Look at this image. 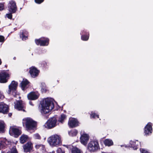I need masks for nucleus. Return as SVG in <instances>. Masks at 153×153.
<instances>
[{"label":"nucleus","instance_id":"nucleus-18","mask_svg":"<svg viewBox=\"0 0 153 153\" xmlns=\"http://www.w3.org/2000/svg\"><path fill=\"white\" fill-rule=\"evenodd\" d=\"M39 96V95L35 92H31L27 95L28 99L31 100H36L38 98Z\"/></svg>","mask_w":153,"mask_h":153},{"label":"nucleus","instance_id":"nucleus-1","mask_svg":"<svg viewBox=\"0 0 153 153\" xmlns=\"http://www.w3.org/2000/svg\"><path fill=\"white\" fill-rule=\"evenodd\" d=\"M54 100L51 98L44 99L41 103L40 112L42 115L49 113L54 108Z\"/></svg>","mask_w":153,"mask_h":153},{"label":"nucleus","instance_id":"nucleus-8","mask_svg":"<svg viewBox=\"0 0 153 153\" xmlns=\"http://www.w3.org/2000/svg\"><path fill=\"white\" fill-rule=\"evenodd\" d=\"M35 42L37 45L44 46L48 45V44L49 39L48 38L43 39L42 38L38 39H36Z\"/></svg>","mask_w":153,"mask_h":153},{"label":"nucleus","instance_id":"nucleus-21","mask_svg":"<svg viewBox=\"0 0 153 153\" xmlns=\"http://www.w3.org/2000/svg\"><path fill=\"white\" fill-rule=\"evenodd\" d=\"M10 130L15 135L19 136L21 133V131L19 129L15 127L11 128Z\"/></svg>","mask_w":153,"mask_h":153},{"label":"nucleus","instance_id":"nucleus-44","mask_svg":"<svg viewBox=\"0 0 153 153\" xmlns=\"http://www.w3.org/2000/svg\"><path fill=\"white\" fill-rule=\"evenodd\" d=\"M1 59H0V65L1 64Z\"/></svg>","mask_w":153,"mask_h":153},{"label":"nucleus","instance_id":"nucleus-38","mask_svg":"<svg viewBox=\"0 0 153 153\" xmlns=\"http://www.w3.org/2000/svg\"><path fill=\"white\" fill-rule=\"evenodd\" d=\"M44 0H35V2L38 4H40Z\"/></svg>","mask_w":153,"mask_h":153},{"label":"nucleus","instance_id":"nucleus-7","mask_svg":"<svg viewBox=\"0 0 153 153\" xmlns=\"http://www.w3.org/2000/svg\"><path fill=\"white\" fill-rule=\"evenodd\" d=\"M9 109L8 105L3 102H0V113L7 114L9 112Z\"/></svg>","mask_w":153,"mask_h":153},{"label":"nucleus","instance_id":"nucleus-29","mask_svg":"<svg viewBox=\"0 0 153 153\" xmlns=\"http://www.w3.org/2000/svg\"><path fill=\"white\" fill-rule=\"evenodd\" d=\"M33 138L35 139L40 140L41 137L38 133H36L33 135Z\"/></svg>","mask_w":153,"mask_h":153},{"label":"nucleus","instance_id":"nucleus-41","mask_svg":"<svg viewBox=\"0 0 153 153\" xmlns=\"http://www.w3.org/2000/svg\"><path fill=\"white\" fill-rule=\"evenodd\" d=\"M4 97V96L1 93V92L0 91V99H3Z\"/></svg>","mask_w":153,"mask_h":153},{"label":"nucleus","instance_id":"nucleus-22","mask_svg":"<svg viewBox=\"0 0 153 153\" xmlns=\"http://www.w3.org/2000/svg\"><path fill=\"white\" fill-rule=\"evenodd\" d=\"M137 143L136 142L134 141H130V147H132L134 149H137V146L138 145L139 143L138 141H136Z\"/></svg>","mask_w":153,"mask_h":153},{"label":"nucleus","instance_id":"nucleus-42","mask_svg":"<svg viewBox=\"0 0 153 153\" xmlns=\"http://www.w3.org/2000/svg\"><path fill=\"white\" fill-rule=\"evenodd\" d=\"M12 115V114L11 113H10L8 114V115L9 117H11V116Z\"/></svg>","mask_w":153,"mask_h":153},{"label":"nucleus","instance_id":"nucleus-10","mask_svg":"<svg viewBox=\"0 0 153 153\" xmlns=\"http://www.w3.org/2000/svg\"><path fill=\"white\" fill-rule=\"evenodd\" d=\"M14 107L15 108L19 111H25V110L24 105L22 101H17L16 102H14Z\"/></svg>","mask_w":153,"mask_h":153},{"label":"nucleus","instance_id":"nucleus-4","mask_svg":"<svg viewBox=\"0 0 153 153\" xmlns=\"http://www.w3.org/2000/svg\"><path fill=\"white\" fill-rule=\"evenodd\" d=\"M18 83L14 81H13L9 85V89L7 93L9 94H12L14 97L19 96L16 91Z\"/></svg>","mask_w":153,"mask_h":153},{"label":"nucleus","instance_id":"nucleus-35","mask_svg":"<svg viewBox=\"0 0 153 153\" xmlns=\"http://www.w3.org/2000/svg\"><path fill=\"white\" fill-rule=\"evenodd\" d=\"M56 152L57 153H65V151L60 148H58Z\"/></svg>","mask_w":153,"mask_h":153},{"label":"nucleus","instance_id":"nucleus-37","mask_svg":"<svg viewBox=\"0 0 153 153\" xmlns=\"http://www.w3.org/2000/svg\"><path fill=\"white\" fill-rule=\"evenodd\" d=\"M4 41V37L2 36H0V42H3Z\"/></svg>","mask_w":153,"mask_h":153},{"label":"nucleus","instance_id":"nucleus-11","mask_svg":"<svg viewBox=\"0 0 153 153\" xmlns=\"http://www.w3.org/2000/svg\"><path fill=\"white\" fill-rule=\"evenodd\" d=\"M9 76V74L4 71L0 72V82L5 83L7 82V78Z\"/></svg>","mask_w":153,"mask_h":153},{"label":"nucleus","instance_id":"nucleus-23","mask_svg":"<svg viewBox=\"0 0 153 153\" xmlns=\"http://www.w3.org/2000/svg\"><path fill=\"white\" fill-rule=\"evenodd\" d=\"M66 115L62 114L58 118V121L62 123H63L64 121L66 119Z\"/></svg>","mask_w":153,"mask_h":153},{"label":"nucleus","instance_id":"nucleus-12","mask_svg":"<svg viewBox=\"0 0 153 153\" xmlns=\"http://www.w3.org/2000/svg\"><path fill=\"white\" fill-rule=\"evenodd\" d=\"M89 135L83 133L81 135L80 141L81 143L84 145H86L89 140Z\"/></svg>","mask_w":153,"mask_h":153},{"label":"nucleus","instance_id":"nucleus-27","mask_svg":"<svg viewBox=\"0 0 153 153\" xmlns=\"http://www.w3.org/2000/svg\"><path fill=\"white\" fill-rule=\"evenodd\" d=\"M71 153H82V152L78 148L74 147L72 149Z\"/></svg>","mask_w":153,"mask_h":153},{"label":"nucleus","instance_id":"nucleus-5","mask_svg":"<svg viewBox=\"0 0 153 153\" xmlns=\"http://www.w3.org/2000/svg\"><path fill=\"white\" fill-rule=\"evenodd\" d=\"M57 120L55 117L50 118L45 124L44 126L45 128L48 129H51L56 126Z\"/></svg>","mask_w":153,"mask_h":153},{"label":"nucleus","instance_id":"nucleus-2","mask_svg":"<svg viewBox=\"0 0 153 153\" xmlns=\"http://www.w3.org/2000/svg\"><path fill=\"white\" fill-rule=\"evenodd\" d=\"M48 141L50 145L52 146H58L62 144L61 136L57 134H54L49 137Z\"/></svg>","mask_w":153,"mask_h":153},{"label":"nucleus","instance_id":"nucleus-3","mask_svg":"<svg viewBox=\"0 0 153 153\" xmlns=\"http://www.w3.org/2000/svg\"><path fill=\"white\" fill-rule=\"evenodd\" d=\"M22 124L23 126H25L27 129L29 130L35 129L36 125V122L32 119L29 117L23 119Z\"/></svg>","mask_w":153,"mask_h":153},{"label":"nucleus","instance_id":"nucleus-13","mask_svg":"<svg viewBox=\"0 0 153 153\" xmlns=\"http://www.w3.org/2000/svg\"><path fill=\"white\" fill-rule=\"evenodd\" d=\"M10 142L6 138H3L0 139V149H5Z\"/></svg>","mask_w":153,"mask_h":153},{"label":"nucleus","instance_id":"nucleus-14","mask_svg":"<svg viewBox=\"0 0 153 153\" xmlns=\"http://www.w3.org/2000/svg\"><path fill=\"white\" fill-rule=\"evenodd\" d=\"M79 123L77 120L74 118H71L68 122L69 126L71 128L76 127L78 126Z\"/></svg>","mask_w":153,"mask_h":153},{"label":"nucleus","instance_id":"nucleus-46","mask_svg":"<svg viewBox=\"0 0 153 153\" xmlns=\"http://www.w3.org/2000/svg\"><path fill=\"white\" fill-rule=\"evenodd\" d=\"M15 57L14 58V59H15Z\"/></svg>","mask_w":153,"mask_h":153},{"label":"nucleus","instance_id":"nucleus-6","mask_svg":"<svg viewBox=\"0 0 153 153\" xmlns=\"http://www.w3.org/2000/svg\"><path fill=\"white\" fill-rule=\"evenodd\" d=\"M88 149L91 152H94L99 148L98 142L97 141L94 140L90 142L88 146Z\"/></svg>","mask_w":153,"mask_h":153},{"label":"nucleus","instance_id":"nucleus-20","mask_svg":"<svg viewBox=\"0 0 153 153\" xmlns=\"http://www.w3.org/2000/svg\"><path fill=\"white\" fill-rule=\"evenodd\" d=\"M6 125L3 121H0V133H2L4 132Z\"/></svg>","mask_w":153,"mask_h":153},{"label":"nucleus","instance_id":"nucleus-26","mask_svg":"<svg viewBox=\"0 0 153 153\" xmlns=\"http://www.w3.org/2000/svg\"><path fill=\"white\" fill-rule=\"evenodd\" d=\"M27 33V32L25 30H24L22 32V33L21 34L20 36L22 38V40H26L27 38V36H26Z\"/></svg>","mask_w":153,"mask_h":153},{"label":"nucleus","instance_id":"nucleus-24","mask_svg":"<svg viewBox=\"0 0 153 153\" xmlns=\"http://www.w3.org/2000/svg\"><path fill=\"white\" fill-rule=\"evenodd\" d=\"M28 136L26 135H22L20 137V142L22 143H24L27 141Z\"/></svg>","mask_w":153,"mask_h":153},{"label":"nucleus","instance_id":"nucleus-30","mask_svg":"<svg viewBox=\"0 0 153 153\" xmlns=\"http://www.w3.org/2000/svg\"><path fill=\"white\" fill-rule=\"evenodd\" d=\"M7 153H18V152L16 147L13 146L11 149L10 152H8Z\"/></svg>","mask_w":153,"mask_h":153},{"label":"nucleus","instance_id":"nucleus-19","mask_svg":"<svg viewBox=\"0 0 153 153\" xmlns=\"http://www.w3.org/2000/svg\"><path fill=\"white\" fill-rule=\"evenodd\" d=\"M29 82L26 79H23L21 82L20 85L22 90H24L27 88Z\"/></svg>","mask_w":153,"mask_h":153},{"label":"nucleus","instance_id":"nucleus-16","mask_svg":"<svg viewBox=\"0 0 153 153\" xmlns=\"http://www.w3.org/2000/svg\"><path fill=\"white\" fill-rule=\"evenodd\" d=\"M152 124L149 123L146 125L144 128V133L146 135H149L152 133Z\"/></svg>","mask_w":153,"mask_h":153},{"label":"nucleus","instance_id":"nucleus-17","mask_svg":"<svg viewBox=\"0 0 153 153\" xmlns=\"http://www.w3.org/2000/svg\"><path fill=\"white\" fill-rule=\"evenodd\" d=\"M23 148L24 152H30L33 148L32 144L30 142H28L23 146Z\"/></svg>","mask_w":153,"mask_h":153},{"label":"nucleus","instance_id":"nucleus-25","mask_svg":"<svg viewBox=\"0 0 153 153\" xmlns=\"http://www.w3.org/2000/svg\"><path fill=\"white\" fill-rule=\"evenodd\" d=\"M104 143L105 146H108L113 145V143L112 141L109 139L105 140L104 141Z\"/></svg>","mask_w":153,"mask_h":153},{"label":"nucleus","instance_id":"nucleus-15","mask_svg":"<svg viewBox=\"0 0 153 153\" xmlns=\"http://www.w3.org/2000/svg\"><path fill=\"white\" fill-rule=\"evenodd\" d=\"M39 71L35 68L32 67L30 68L29 73L32 77H35L38 75Z\"/></svg>","mask_w":153,"mask_h":153},{"label":"nucleus","instance_id":"nucleus-32","mask_svg":"<svg viewBox=\"0 0 153 153\" xmlns=\"http://www.w3.org/2000/svg\"><path fill=\"white\" fill-rule=\"evenodd\" d=\"M98 118L99 117L98 115H97L96 113L92 112L90 114L91 118H95L96 117Z\"/></svg>","mask_w":153,"mask_h":153},{"label":"nucleus","instance_id":"nucleus-33","mask_svg":"<svg viewBox=\"0 0 153 153\" xmlns=\"http://www.w3.org/2000/svg\"><path fill=\"white\" fill-rule=\"evenodd\" d=\"M89 38V36L85 35H82L81 36V39L82 40L84 41L87 40Z\"/></svg>","mask_w":153,"mask_h":153},{"label":"nucleus","instance_id":"nucleus-9","mask_svg":"<svg viewBox=\"0 0 153 153\" xmlns=\"http://www.w3.org/2000/svg\"><path fill=\"white\" fill-rule=\"evenodd\" d=\"M8 10L11 13H15L17 10V8L16 3L13 1L9 2L8 6Z\"/></svg>","mask_w":153,"mask_h":153},{"label":"nucleus","instance_id":"nucleus-40","mask_svg":"<svg viewBox=\"0 0 153 153\" xmlns=\"http://www.w3.org/2000/svg\"><path fill=\"white\" fill-rule=\"evenodd\" d=\"M4 4L0 3V11L4 9Z\"/></svg>","mask_w":153,"mask_h":153},{"label":"nucleus","instance_id":"nucleus-45","mask_svg":"<svg viewBox=\"0 0 153 153\" xmlns=\"http://www.w3.org/2000/svg\"><path fill=\"white\" fill-rule=\"evenodd\" d=\"M52 153H55V152L54 151H53L52 152Z\"/></svg>","mask_w":153,"mask_h":153},{"label":"nucleus","instance_id":"nucleus-34","mask_svg":"<svg viewBox=\"0 0 153 153\" xmlns=\"http://www.w3.org/2000/svg\"><path fill=\"white\" fill-rule=\"evenodd\" d=\"M11 13V12H10V13H7L6 15V17H7L9 19H11L12 18V13Z\"/></svg>","mask_w":153,"mask_h":153},{"label":"nucleus","instance_id":"nucleus-39","mask_svg":"<svg viewBox=\"0 0 153 153\" xmlns=\"http://www.w3.org/2000/svg\"><path fill=\"white\" fill-rule=\"evenodd\" d=\"M140 151L141 153H149L148 151L143 149H140Z\"/></svg>","mask_w":153,"mask_h":153},{"label":"nucleus","instance_id":"nucleus-36","mask_svg":"<svg viewBox=\"0 0 153 153\" xmlns=\"http://www.w3.org/2000/svg\"><path fill=\"white\" fill-rule=\"evenodd\" d=\"M35 147L36 149H39L40 148H43L44 147V146L43 145L41 144H37L35 146Z\"/></svg>","mask_w":153,"mask_h":153},{"label":"nucleus","instance_id":"nucleus-28","mask_svg":"<svg viewBox=\"0 0 153 153\" xmlns=\"http://www.w3.org/2000/svg\"><path fill=\"white\" fill-rule=\"evenodd\" d=\"M77 131L76 130H71L69 133V134L71 136H75L77 134Z\"/></svg>","mask_w":153,"mask_h":153},{"label":"nucleus","instance_id":"nucleus-43","mask_svg":"<svg viewBox=\"0 0 153 153\" xmlns=\"http://www.w3.org/2000/svg\"><path fill=\"white\" fill-rule=\"evenodd\" d=\"M30 105H33V104H32V102H29Z\"/></svg>","mask_w":153,"mask_h":153},{"label":"nucleus","instance_id":"nucleus-31","mask_svg":"<svg viewBox=\"0 0 153 153\" xmlns=\"http://www.w3.org/2000/svg\"><path fill=\"white\" fill-rule=\"evenodd\" d=\"M45 84L44 83H42L41 84V91L43 92H45L46 91V89L45 88Z\"/></svg>","mask_w":153,"mask_h":153}]
</instances>
